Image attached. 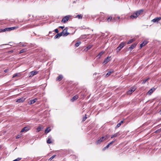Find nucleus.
<instances>
[{
  "mask_svg": "<svg viewBox=\"0 0 161 161\" xmlns=\"http://www.w3.org/2000/svg\"><path fill=\"white\" fill-rule=\"evenodd\" d=\"M144 11L143 9H140L135 12L133 14L131 15L130 17V19H136V18L141 14H142Z\"/></svg>",
  "mask_w": 161,
  "mask_h": 161,
  "instance_id": "f257e3e1",
  "label": "nucleus"
},
{
  "mask_svg": "<svg viewBox=\"0 0 161 161\" xmlns=\"http://www.w3.org/2000/svg\"><path fill=\"white\" fill-rule=\"evenodd\" d=\"M107 139V135H106L104 136H102L99 139L97 140L96 142V143L97 144H100L101 143V142H103V141H105Z\"/></svg>",
  "mask_w": 161,
  "mask_h": 161,
  "instance_id": "f03ea898",
  "label": "nucleus"
},
{
  "mask_svg": "<svg viewBox=\"0 0 161 161\" xmlns=\"http://www.w3.org/2000/svg\"><path fill=\"white\" fill-rule=\"evenodd\" d=\"M68 28L67 27H66L61 32L62 34V36H66L69 34V33L67 32Z\"/></svg>",
  "mask_w": 161,
  "mask_h": 161,
  "instance_id": "7ed1b4c3",
  "label": "nucleus"
},
{
  "mask_svg": "<svg viewBox=\"0 0 161 161\" xmlns=\"http://www.w3.org/2000/svg\"><path fill=\"white\" fill-rule=\"evenodd\" d=\"M126 44L125 42H122L120 44L117 48V52L119 51Z\"/></svg>",
  "mask_w": 161,
  "mask_h": 161,
  "instance_id": "20e7f679",
  "label": "nucleus"
},
{
  "mask_svg": "<svg viewBox=\"0 0 161 161\" xmlns=\"http://www.w3.org/2000/svg\"><path fill=\"white\" fill-rule=\"evenodd\" d=\"M136 88L135 87H132L130 88V90L127 92V95H130L133 92H134Z\"/></svg>",
  "mask_w": 161,
  "mask_h": 161,
  "instance_id": "39448f33",
  "label": "nucleus"
},
{
  "mask_svg": "<svg viewBox=\"0 0 161 161\" xmlns=\"http://www.w3.org/2000/svg\"><path fill=\"white\" fill-rule=\"evenodd\" d=\"M18 28V27L17 26L6 28L4 29V31H10L11 30H14V29H17Z\"/></svg>",
  "mask_w": 161,
  "mask_h": 161,
  "instance_id": "423d86ee",
  "label": "nucleus"
},
{
  "mask_svg": "<svg viewBox=\"0 0 161 161\" xmlns=\"http://www.w3.org/2000/svg\"><path fill=\"white\" fill-rule=\"evenodd\" d=\"M69 15L66 16L62 19L61 20V22L64 23L69 20Z\"/></svg>",
  "mask_w": 161,
  "mask_h": 161,
  "instance_id": "0eeeda50",
  "label": "nucleus"
},
{
  "mask_svg": "<svg viewBox=\"0 0 161 161\" xmlns=\"http://www.w3.org/2000/svg\"><path fill=\"white\" fill-rule=\"evenodd\" d=\"M38 71H31L29 73V77H31L35 75H36L38 74Z\"/></svg>",
  "mask_w": 161,
  "mask_h": 161,
  "instance_id": "6e6552de",
  "label": "nucleus"
},
{
  "mask_svg": "<svg viewBox=\"0 0 161 161\" xmlns=\"http://www.w3.org/2000/svg\"><path fill=\"white\" fill-rule=\"evenodd\" d=\"M110 60L111 57H108L105 59L104 62H103V64H106Z\"/></svg>",
  "mask_w": 161,
  "mask_h": 161,
  "instance_id": "1a4fd4ad",
  "label": "nucleus"
},
{
  "mask_svg": "<svg viewBox=\"0 0 161 161\" xmlns=\"http://www.w3.org/2000/svg\"><path fill=\"white\" fill-rule=\"evenodd\" d=\"M79 98V96L77 95H76L73 96L71 99L70 100L71 102H74Z\"/></svg>",
  "mask_w": 161,
  "mask_h": 161,
  "instance_id": "9d476101",
  "label": "nucleus"
},
{
  "mask_svg": "<svg viewBox=\"0 0 161 161\" xmlns=\"http://www.w3.org/2000/svg\"><path fill=\"white\" fill-rule=\"evenodd\" d=\"M161 19V17H157L153 19L152 21V22L155 23V22H158Z\"/></svg>",
  "mask_w": 161,
  "mask_h": 161,
  "instance_id": "9b49d317",
  "label": "nucleus"
},
{
  "mask_svg": "<svg viewBox=\"0 0 161 161\" xmlns=\"http://www.w3.org/2000/svg\"><path fill=\"white\" fill-rule=\"evenodd\" d=\"M148 42L147 40H144L140 45V47L141 48L143 46L147 44Z\"/></svg>",
  "mask_w": 161,
  "mask_h": 161,
  "instance_id": "f8f14e48",
  "label": "nucleus"
},
{
  "mask_svg": "<svg viewBox=\"0 0 161 161\" xmlns=\"http://www.w3.org/2000/svg\"><path fill=\"white\" fill-rule=\"evenodd\" d=\"M136 44L133 43L129 47V49L130 50V51H131L132 50L136 47Z\"/></svg>",
  "mask_w": 161,
  "mask_h": 161,
  "instance_id": "ddd939ff",
  "label": "nucleus"
},
{
  "mask_svg": "<svg viewBox=\"0 0 161 161\" xmlns=\"http://www.w3.org/2000/svg\"><path fill=\"white\" fill-rule=\"evenodd\" d=\"M63 76L62 75H59L56 78V80H58V81H61L63 79Z\"/></svg>",
  "mask_w": 161,
  "mask_h": 161,
  "instance_id": "4468645a",
  "label": "nucleus"
},
{
  "mask_svg": "<svg viewBox=\"0 0 161 161\" xmlns=\"http://www.w3.org/2000/svg\"><path fill=\"white\" fill-rule=\"evenodd\" d=\"M29 130V127H24L22 129V130L21 131V132H23L24 131H27Z\"/></svg>",
  "mask_w": 161,
  "mask_h": 161,
  "instance_id": "2eb2a0df",
  "label": "nucleus"
},
{
  "mask_svg": "<svg viewBox=\"0 0 161 161\" xmlns=\"http://www.w3.org/2000/svg\"><path fill=\"white\" fill-rule=\"evenodd\" d=\"M25 100V99L23 97L19 99L16 101V102L18 103H20L23 102Z\"/></svg>",
  "mask_w": 161,
  "mask_h": 161,
  "instance_id": "dca6fc26",
  "label": "nucleus"
},
{
  "mask_svg": "<svg viewBox=\"0 0 161 161\" xmlns=\"http://www.w3.org/2000/svg\"><path fill=\"white\" fill-rule=\"evenodd\" d=\"M37 100V99L36 98H35L31 100H30V102H29V103L30 104H33L36 102V101Z\"/></svg>",
  "mask_w": 161,
  "mask_h": 161,
  "instance_id": "f3484780",
  "label": "nucleus"
},
{
  "mask_svg": "<svg viewBox=\"0 0 161 161\" xmlns=\"http://www.w3.org/2000/svg\"><path fill=\"white\" fill-rule=\"evenodd\" d=\"M62 34L61 33H58L57 35H56L54 36L55 39H57L59 38L60 36H62Z\"/></svg>",
  "mask_w": 161,
  "mask_h": 161,
  "instance_id": "a211bd4d",
  "label": "nucleus"
},
{
  "mask_svg": "<svg viewBox=\"0 0 161 161\" xmlns=\"http://www.w3.org/2000/svg\"><path fill=\"white\" fill-rule=\"evenodd\" d=\"M119 135L120 134L118 133H116L111 136V138L112 139L114 137H116Z\"/></svg>",
  "mask_w": 161,
  "mask_h": 161,
  "instance_id": "6ab92c4d",
  "label": "nucleus"
},
{
  "mask_svg": "<svg viewBox=\"0 0 161 161\" xmlns=\"http://www.w3.org/2000/svg\"><path fill=\"white\" fill-rule=\"evenodd\" d=\"M105 52L103 51H101L97 55L98 58H100L101 56L104 54Z\"/></svg>",
  "mask_w": 161,
  "mask_h": 161,
  "instance_id": "aec40b11",
  "label": "nucleus"
},
{
  "mask_svg": "<svg viewBox=\"0 0 161 161\" xmlns=\"http://www.w3.org/2000/svg\"><path fill=\"white\" fill-rule=\"evenodd\" d=\"M51 130L49 128H47V129L45 130V133L46 134H47L49 132H50L51 131Z\"/></svg>",
  "mask_w": 161,
  "mask_h": 161,
  "instance_id": "412c9836",
  "label": "nucleus"
},
{
  "mask_svg": "<svg viewBox=\"0 0 161 161\" xmlns=\"http://www.w3.org/2000/svg\"><path fill=\"white\" fill-rule=\"evenodd\" d=\"M21 74L20 73H15V74H14V75H13V78H14L16 76H21Z\"/></svg>",
  "mask_w": 161,
  "mask_h": 161,
  "instance_id": "4be33fe9",
  "label": "nucleus"
},
{
  "mask_svg": "<svg viewBox=\"0 0 161 161\" xmlns=\"http://www.w3.org/2000/svg\"><path fill=\"white\" fill-rule=\"evenodd\" d=\"M112 19V16H110L107 19L106 21L108 22L110 21Z\"/></svg>",
  "mask_w": 161,
  "mask_h": 161,
  "instance_id": "5701e85b",
  "label": "nucleus"
},
{
  "mask_svg": "<svg viewBox=\"0 0 161 161\" xmlns=\"http://www.w3.org/2000/svg\"><path fill=\"white\" fill-rule=\"evenodd\" d=\"M26 51V49H23L22 50H21L19 51V54L22 53H23L24 52H25Z\"/></svg>",
  "mask_w": 161,
  "mask_h": 161,
  "instance_id": "b1692460",
  "label": "nucleus"
},
{
  "mask_svg": "<svg viewBox=\"0 0 161 161\" xmlns=\"http://www.w3.org/2000/svg\"><path fill=\"white\" fill-rule=\"evenodd\" d=\"M52 142L51 141V139L50 137H48V139L47 141V143L48 144H50L52 143Z\"/></svg>",
  "mask_w": 161,
  "mask_h": 161,
  "instance_id": "393cba45",
  "label": "nucleus"
},
{
  "mask_svg": "<svg viewBox=\"0 0 161 161\" xmlns=\"http://www.w3.org/2000/svg\"><path fill=\"white\" fill-rule=\"evenodd\" d=\"M113 72V71H109L108 73H107V74L106 75V77L110 75Z\"/></svg>",
  "mask_w": 161,
  "mask_h": 161,
  "instance_id": "a878e982",
  "label": "nucleus"
},
{
  "mask_svg": "<svg viewBox=\"0 0 161 161\" xmlns=\"http://www.w3.org/2000/svg\"><path fill=\"white\" fill-rule=\"evenodd\" d=\"M82 16L81 14H79L76 15L75 17L78 18L79 19H80L82 18Z\"/></svg>",
  "mask_w": 161,
  "mask_h": 161,
  "instance_id": "bb28decb",
  "label": "nucleus"
},
{
  "mask_svg": "<svg viewBox=\"0 0 161 161\" xmlns=\"http://www.w3.org/2000/svg\"><path fill=\"white\" fill-rule=\"evenodd\" d=\"M153 92V89H150L147 92V93L149 95H151V94Z\"/></svg>",
  "mask_w": 161,
  "mask_h": 161,
  "instance_id": "cd10ccee",
  "label": "nucleus"
},
{
  "mask_svg": "<svg viewBox=\"0 0 161 161\" xmlns=\"http://www.w3.org/2000/svg\"><path fill=\"white\" fill-rule=\"evenodd\" d=\"M81 42H77L75 44V46L76 47H78L79 45L80 44Z\"/></svg>",
  "mask_w": 161,
  "mask_h": 161,
  "instance_id": "c85d7f7f",
  "label": "nucleus"
},
{
  "mask_svg": "<svg viewBox=\"0 0 161 161\" xmlns=\"http://www.w3.org/2000/svg\"><path fill=\"white\" fill-rule=\"evenodd\" d=\"M149 78H148L146 79H145V80H144L143 81H142V84H144L149 79Z\"/></svg>",
  "mask_w": 161,
  "mask_h": 161,
  "instance_id": "c756f323",
  "label": "nucleus"
},
{
  "mask_svg": "<svg viewBox=\"0 0 161 161\" xmlns=\"http://www.w3.org/2000/svg\"><path fill=\"white\" fill-rule=\"evenodd\" d=\"M134 40H135L133 39H130L128 42H127V44H129L131 43H132Z\"/></svg>",
  "mask_w": 161,
  "mask_h": 161,
  "instance_id": "7c9ffc66",
  "label": "nucleus"
},
{
  "mask_svg": "<svg viewBox=\"0 0 161 161\" xmlns=\"http://www.w3.org/2000/svg\"><path fill=\"white\" fill-rule=\"evenodd\" d=\"M86 115H87L86 114H85V116L83 117V120H82V121H85L86 120V118H87L86 117Z\"/></svg>",
  "mask_w": 161,
  "mask_h": 161,
  "instance_id": "2f4dec72",
  "label": "nucleus"
},
{
  "mask_svg": "<svg viewBox=\"0 0 161 161\" xmlns=\"http://www.w3.org/2000/svg\"><path fill=\"white\" fill-rule=\"evenodd\" d=\"M92 45H89L88 46H87L86 47V48L87 49V50L91 49L92 48Z\"/></svg>",
  "mask_w": 161,
  "mask_h": 161,
  "instance_id": "473e14b6",
  "label": "nucleus"
},
{
  "mask_svg": "<svg viewBox=\"0 0 161 161\" xmlns=\"http://www.w3.org/2000/svg\"><path fill=\"white\" fill-rule=\"evenodd\" d=\"M116 141V140H114V141H112L111 142H110V143H109L108 144L110 146L111 145L113 144L114 142H115Z\"/></svg>",
  "mask_w": 161,
  "mask_h": 161,
  "instance_id": "72a5a7b5",
  "label": "nucleus"
},
{
  "mask_svg": "<svg viewBox=\"0 0 161 161\" xmlns=\"http://www.w3.org/2000/svg\"><path fill=\"white\" fill-rule=\"evenodd\" d=\"M41 130V128L40 127H38L37 129H36V131L37 132H39Z\"/></svg>",
  "mask_w": 161,
  "mask_h": 161,
  "instance_id": "f704fd0d",
  "label": "nucleus"
},
{
  "mask_svg": "<svg viewBox=\"0 0 161 161\" xmlns=\"http://www.w3.org/2000/svg\"><path fill=\"white\" fill-rule=\"evenodd\" d=\"M21 159V158H18L17 159L14 160L13 161H19Z\"/></svg>",
  "mask_w": 161,
  "mask_h": 161,
  "instance_id": "c9c22d12",
  "label": "nucleus"
},
{
  "mask_svg": "<svg viewBox=\"0 0 161 161\" xmlns=\"http://www.w3.org/2000/svg\"><path fill=\"white\" fill-rule=\"evenodd\" d=\"M121 125V124H120V123H119L116 126V127L117 128H118Z\"/></svg>",
  "mask_w": 161,
  "mask_h": 161,
  "instance_id": "e433bc0d",
  "label": "nucleus"
},
{
  "mask_svg": "<svg viewBox=\"0 0 161 161\" xmlns=\"http://www.w3.org/2000/svg\"><path fill=\"white\" fill-rule=\"evenodd\" d=\"M55 155H54L53 156L49 158V160H52L55 157Z\"/></svg>",
  "mask_w": 161,
  "mask_h": 161,
  "instance_id": "4c0bfd02",
  "label": "nucleus"
},
{
  "mask_svg": "<svg viewBox=\"0 0 161 161\" xmlns=\"http://www.w3.org/2000/svg\"><path fill=\"white\" fill-rule=\"evenodd\" d=\"M160 132V130L159 129V130H156V131H155V133H157L158 132Z\"/></svg>",
  "mask_w": 161,
  "mask_h": 161,
  "instance_id": "58836bf2",
  "label": "nucleus"
},
{
  "mask_svg": "<svg viewBox=\"0 0 161 161\" xmlns=\"http://www.w3.org/2000/svg\"><path fill=\"white\" fill-rule=\"evenodd\" d=\"M54 31L57 33H58V29H55L54 30Z\"/></svg>",
  "mask_w": 161,
  "mask_h": 161,
  "instance_id": "ea45409f",
  "label": "nucleus"
},
{
  "mask_svg": "<svg viewBox=\"0 0 161 161\" xmlns=\"http://www.w3.org/2000/svg\"><path fill=\"white\" fill-rule=\"evenodd\" d=\"M4 29H0V33L2 32H5V31H4Z\"/></svg>",
  "mask_w": 161,
  "mask_h": 161,
  "instance_id": "a19ab883",
  "label": "nucleus"
},
{
  "mask_svg": "<svg viewBox=\"0 0 161 161\" xmlns=\"http://www.w3.org/2000/svg\"><path fill=\"white\" fill-rule=\"evenodd\" d=\"M110 146L108 144L104 148H108Z\"/></svg>",
  "mask_w": 161,
  "mask_h": 161,
  "instance_id": "79ce46f5",
  "label": "nucleus"
},
{
  "mask_svg": "<svg viewBox=\"0 0 161 161\" xmlns=\"http://www.w3.org/2000/svg\"><path fill=\"white\" fill-rule=\"evenodd\" d=\"M59 28H61L63 29L64 28V26H60L59 27Z\"/></svg>",
  "mask_w": 161,
  "mask_h": 161,
  "instance_id": "37998d69",
  "label": "nucleus"
},
{
  "mask_svg": "<svg viewBox=\"0 0 161 161\" xmlns=\"http://www.w3.org/2000/svg\"><path fill=\"white\" fill-rule=\"evenodd\" d=\"M8 69H6L4 70V71L5 72H7L8 71Z\"/></svg>",
  "mask_w": 161,
  "mask_h": 161,
  "instance_id": "c03bdc74",
  "label": "nucleus"
},
{
  "mask_svg": "<svg viewBox=\"0 0 161 161\" xmlns=\"http://www.w3.org/2000/svg\"><path fill=\"white\" fill-rule=\"evenodd\" d=\"M152 89H153V92L156 89V88H154V87H153L152 88H151Z\"/></svg>",
  "mask_w": 161,
  "mask_h": 161,
  "instance_id": "a18cd8bd",
  "label": "nucleus"
},
{
  "mask_svg": "<svg viewBox=\"0 0 161 161\" xmlns=\"http://www.w3.org/2000/svg\"><path fill=\"white\" fill-rule=\"evenodd\" d=\"M19 137H20L19 136V135H18V136H17L16 137V139H18V138H19Z\"/></svg>",
  "mask_w": 161,
  "mask_h": 161,
  "instance_id": "49530a36",
  "label": "nucleus"
},
{
  "mask_svg": "<svg viewBox=\"0 0 161 161\" xmlns=\"http://www.w3.org/2000/svg\"><path fill=\"white\" fill-rule=\"evenodd\" d=\"M22 46L23 47H25V46H26V45L25 44H23L22 45Z\"/></svg>",
  "mask_w": 161,
  "mask_h": 161,
  "instance_id": "de8ad7c7",
  "label": "nucleus"
},
{
  "mask_svg": "<svg viewBox=\"0 0 161 161\" xmlns=\"http://www.w3.org/2000/svg\"><path fill=\"white\" fill-rule=\"evenodd\" d=\"M123 121H121L119 122V123H120V124H122V123H123Z\"/></svg>",
  "mask_w": 161,
  "mask_h": 161,
  "instance_id": "09e8293b",
  "label": "nucleus"
},
{
  "mask_svg": "<svg viewBox=\"0 0 161 161\" xmlns=\"http://www.w3.org/2000/svg\"><path fill=\"white\" fill-rule=\"evenodd\" d=\"M117 18L118 19H120V17L119 16H117Z\"/></svg>",
  "mask_w": 161,
  "mask_h": 161,
  "instance_id": "8fccbe9b",
  "label": "nucleus"
},
{
  "mask_svg": "<svg viewBox=\"0 0 161 161\" xmlns=\"http://www.w3.org/2000/svg\"><path fill=\"white\" fill-rule=\"evenodd\" d=\"M97 73H95L94 74V75H96L97 74Z\"/></svg>",
  "mask_w": 161,
  "mask_h": 161,
  "instance_id": "3c124183",
  "label": "nucleus"
},
{
  "mask_svg": "<svg viewBox=\"0 0 161 161\" xmlns=\"http://www.w3.org/2000/svg\"><path fill=\"white\" fill-rule=\"evenodd\" d=\"M1 146H0V149H1Z\"/></svg>",
  "mask_w": 161,
  "mask_h": 161,
  "instance_id": "603ef678",
  "label": "nucleus"
}]
</instances>
